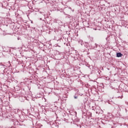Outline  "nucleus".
I'll return each instance as SVG.
<instances>
[{
  "label": "nucleus",
  "mask_w": 128,
  "mask_h": 128,
  "mask_svg": "<svg viewBox=\"0 0 128 128\" xmlns=\"http://www.w3.org/2000/svg\"><path fill=\"white\" fill-rule=\"evenodd\" d=\"M83 114H84V116H86V113H83Z\"/></svg>",
  "instance_id": "obj_4"
},
{
  "label": "nucleus",
  "mask_w": 128,
  "mask_h": 128,
  "mask_svg": "<svg viewBox=\"0 0 128 128\" xmlns=\"http://www.w3.org/2000/svg\"><path fill=\"white\" fill-rule=\"evenodd\" d=\"M74 98H78V96H74Z\"/></svg>",
  "instance_id": "obj_3"
},
{
  "label": "nucleus",
  "mask_w": 128,
  "mask_h": 128,
  "mask_svg": "<svg viewBox=\"0 0 128 128\" xmlns=\"http://www.w3.org/2000/svg\"><path fill=\"white\" fill-rule=\"evenodd\" d=\"M2 116V113L0 114V116Z\"/></svg>",
  "instance_id": "obj_2"
},
{
  "label": "nucleus",
  "mask_w": 128,
  "mask_h": 128,
  "mask_svg": "<svg viewBox=\"0 0 128 128\" xmlns=\"http://www.w3.org/2000/svg\"><path fill=\"white\" fill-rule=\"evenodd\" d=\"M122 56V54L120 53V52H118V53H117L116 54V56L117 58H121V56Z\"/></svg>",
  "instance_id": "obj_1"
},
{
  "label": "nucleus",
  "mask_w": 128,
  "mask_h": 128,
  "mask_svg": "<svg viewBox=\"0 0 128 128\" xmlns=\"http://www.w3.org/2000/svg\"><path fill=\"white\" fill-rule=\"evenodd\" d=\"M18 112H20V111H18Z\"/></svg>",
  "instance_id": "obj_5"
}]
</instances>
